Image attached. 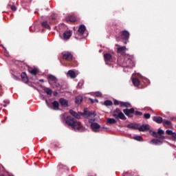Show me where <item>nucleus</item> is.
I'll return each instance as SVG.
<instances>
[{
    "mask_svg": "<svg viewBox=\"0 0 176 176\" xmlns=\"http://www.w3.org/2000/svg\"><path fill=\"white\" fill-rule=\"evenodd\" d=\"M65 124L69 126V127H72V130H75V131L83 133V131L86 130V128L83 126L82 122L76 120V119L71 116H67L65 119Z\"/></svg>",
    "mask_w": 176,
    "mask_h": 176,
    "instance_id": "obj_1",
    "label": "nucleus"
},
{
    "mask_svg": "<svg viewBox=\"0 0 176 176\" xmlns=\"http://www.w3.org/2000/svg\"><path fill=\"white\" fill-rule=\"evenodd\" d=\"M62 58L63 60H66V61H69L70 63L71 67H77L78 62L76 60H74V54L72 52L68 51H65L62 52Z\"/></svg>",
    "mask_w": 176,
    "mask_h": 176,
    "instance_id": "obj_2",
    "label": "nucleus"
},
{
    "mask_svg": "<svg viewBox=\"0 0 176 176\" xmlns=\"http://www.w3.org/2000/svg\"><path fill=\"white\" fill-rule=\"evenodd\" d=\"M47 80L49 85H50L53 89H58V87H60V82H58V79L55 76L49 74L47 76Z\"/></svg>",
    "mask_w": 176,
    "mask_h": 176,
    "instance_id": "obj_3",
    "label": "nucleus"
},
{
    "mask_svg": "<svg viewBox=\"0 0 176 176\" xmlns=\"http://www.w3.org/2000/svg\"><path fill=\"white\" fill-rule=\"evenodd\" d=\"M135 66V63H134V61L133 59H131V56H125L123 62H122V67L124 68H133V67Z\"/></svg>",
    "mask_w": 176,
    "mask_h": 176,
    "instance_id": "obj_4",
    "label": "nucleus"
},
{
    "mask_svg": "<svg viewBox=\"0 0 176 176\" xmlns=\"http://www.w3.org/2000/svg\"><path fill=\"white\" fill-rule=\"evenodd\" d=\"M112 116L113 118H115V119H117V120H119V119H121L122 120H126V119H127V118H126L123 112H122L119 108H116L113 111Z\"/></svg>",
    "mask_w": 176,
    "mask_h": 176,
    "instance_id": "obj_5",
    "label": "nucleus"
},
{
    "mask_svg": "<svg viewBox=\"0 0 176 176\" xmlns=\"http://www.w3.org/2000/svg\"><path fill=\"white\" fill-rule=\"evenodd\" d=\"M80 115L81 116H84V118L88 119V122L89 123H94L96 115H94V113H93L92 112L87 111V110L85 109L83 113H80Z\"/></svg>",
    "mask_w": 176,
    "mask_h": 176,
    "instance_id": "obj_6",
    "label": "nucleus"
},
{
    "mask_svg": "<svg viewBox=\"0 0 176 176\" xmlns=\"http://www.w3.org/2000/svg\"><path fill=\"white\" fill-rule=\"evenodd\" d=\"M138 129L140 131H148V130H150L151 129V126L148 124L142 125H141V124H139Z\"/></svg>",
    "mask_w": 176,
    "mask_h": 176,
    "instance_id": "obj_7",
    "label": "nucleus"
},
{
    "mask_svg": "<svg viewBox=\"0 0 176 176\" xmlns=\"http://www.w3.org/2000/svg\"><path fill=\"white\" fill-rule=\"evenodd\" d=\"M121 38L124 41H129L130 38V32L127 30H122L121 32Z\"/></svg>",
    "mask_w": 176,
    "mask_h": 176,
    "instance_id": "obj_8",
    "label": "nucleus"
},
{
    "mask_svg": "<svg viewBox=\"0 0 176 176\" xmlns=\"http://www.w3.org/2000/svg\"><path fill=\"white\" fill-rule=\"evenodd\" d=\"M85 31H86V26H85V25H80L76 34L77 35H79V36H82V35L85 34Z\"/></svg>",
    "mask_w": 176,
    "mask_h": 176,
    "instance_id": "obj_9",
    "label": "nucleus"
},
{
    "mask_svg": "<svg viewBox=\"0 0 176 176\" xmlns=\"http://www.w3.org/2000/svg\"><path fill=\"white\" fill-rule=\"evenodd\" d=\"M8 9H10L12 12H16L17 10V7H16V3L10 1L7 6Z\"/></svg>",
    "mask_w": 176,
    "mask_h": 176,
    "instance_id": "obj_10",
    "label": "nucleus"
},
{
    "mask_svg": "<svg viewBox=\"0 0 176 176\" xmlns=\"http://www.w3.org/2000/svg\"><path fill=\"white\" fill-rule=\"evenodd\" d=\"M150 134L153 135V137H155V138H159L160 140H164V135L157 134V132L155 131H150Z\"/></svg>",
    "mask_w": 176,
    "mask_h": 176,
    "instance_id": "obj_11",
    "label": "nucleus"
},
{
    "mask_svg": "<svg viewBox=\"0 0 176 176\" xmlns=\"http://www.w3.org/2000/svg\"><path fill=\"white\" fill-rule=\"evenodd\" d=\"M91 127L95 133H98V129L101 127V126H100V124L97 122H94L91 124Z\"/></svg>",
    "mask_w": 176,
    "mask_h": 176,
    "instance_id": "obj_12",
    "label": "nucleus"
},
{
    "mask_svg": "<svg viewBox=\"0 0 176 176\" xmlns=\"http://www.w3.org/2000/svg\"><path fill=\"white\" fill-rule=\"evenodd\" d=\"M59 102L62 107H64V108H67L68 107V100L65 99L64 98H60L59 99Z\"/></svg>",
    "mask_w": 176,
    "mask_h": 176,
    "instance_id": "obj_13",
    "label": "nucleus"
},
{
    "mask_svg": "<svg viewBox=\"0 0 176 176\" xmlns=\"http://www.w3.org/2000/svg\"><path fill=\"white\" fill-rule=\"evenodd\" d=\"M163 126L166 127V129H171L173 127V124L171 123L170 121H168L167 120H164L162 121Z\"/></svg>",
    "mask_w": 176,
    "mask_h": 176,
    "instance_id": "obj_14",
    "label": "nucleus"
},
{
    "mask_svg": "<svg viewBox=\"0 0 176 176\" xmlns=\"http://www.w3.org/2000/svg\"><path fill=\"white\" fill-rule=\"evenodd\" d=\"M69 113L70 115H72V116H74V118H76V119H80V116H82V115H80L81 113H78L72 109L69 110Z\"/></svg>",
    "mask_w": 176,
    "mask_h": 176,
    "instance_id": "obj_15",
    "label": "nucleus"
},
{
    "mask_svg": "<svg viewBox=\"0 0 176 176\" xmlns=\"http://www.w3.org/2000/svg\"><path fill=\"white\" fill-rule=\"evenodd\" d=\"M123 112L126 115V116H130V114L134 113V108H131L130 109H124L123 110Z\"/></svg>",
    "mask_w": 176,
    "mask_h": 176,
    "instance_id": "obj_16",
    "label": "nucleus"
},
{
    "mask_svg": "<svg viewBox=\"0 0 176 176\" xmlns=\"http://www.w3.org/2000/svg\"><path fill=\"white\" fill-rule=\"evenodd\" d=\"M153 122H155V123H158V124H160V123H163V118L160 116H154L153 117Z\"/></svg>",
    "mask_w": 176,
    "mask_h": 176,
    "instance_id": "obj_17",
    "label": "nucleus"
},
{
    "mask_svg": "<svg viewBox=\"0 0 176 176\" xmlns=\"http://www.w3.org/2000/svg\"><path fill=\"white\" fill-rule=\"evenodd\" d=\"M72 36V32L70 30H67L63 33V38L64 39H69Z\"/></svg>",
    "mask_w": 176,
    "mask_h": 176,
    "instance_id": "obj_18",
    "label": "nucleus"
},
{
    "mask_svg": "<svg viewBox=\"0 0 176 176\" xmlns=\"http://www.w3.org/2000/svg\"><path fill=\"white\" fill-rule=\"evenodd\" d=\"M21 77L22 79V82H23L24 83H28V76H27V74H25V72H22L21 74Z\"/></svg>",
    "mask_w": 176,
    "mask_h": 176,
    "instance_id": "obj_19",
    "label": "nucleus"
},
{
    "mask_svg": "<svg viewBox=\"0 0 176 176\" xmlns=\"http://www.w3.org/2000/svg\"><path fill=\"white\" fill-rule=\"evenodd\" d=\"M28 72H30V74H31L32 75H34V76L38 74V72H39V70H38L37 68H32V67H29L28 68Z\"/></svg>",
    "mask_w": 176,
    "mask_h": 176,
    "instance_id": "obj_20",
    "label": "nucleus"
},
{
    "mask_svg": "<svg viewBox=\"0 0 176 176\" xmlns=\"http://www.w3.org/2000/svg\"><path fill=\"white\" fill-rule=\"evenodd\" d=\"M138 124H139L131 123V124H128L126 125V127L128 129H133V130H138Z\"/></svg>",
    "mask_w": 176,
    "mask_h": 176,
    "instance_id": "obj_21",
    "label": "nucleus"
},
{
    "mask_svg": "<svg viewBox=\"0 0 176 176\" xmlns=\"http://www.w3.org/2000/svg\"><path fill=\"white\" fill-rule=\"evenodd\" d=\"M120 107H121V108H131V104L126 102H120Z\"/></svg>",
    "mask_w": 176,
    "mask_h": 176,
    "instance_id": "obj_22",
    "label": "nucleus"
},
{
    "mask_svg": "<svg viewBox=\"0 0 176 176\" xmlns=\"http://www.w3.org/2000/svg\"><path fill=\"white\" fill-rule=\"evenodd\" d=\"M117 53H120V54H124L126 53V46L118 47Z\"/></svg>",
    "mask_w": 176,
    "mask_h": 176,
    "instance_id": "obj_23",
    "label": "nucleus"
},
{
    "mask_svg": "<svg viewBox=\"0 0 176 176\" xmlns=\"http://www.w3.org/2000/svg\"><path fill=\"white\" fill-rule=\"evenodd\" d=\"M67 75H69L72 79H75V78H76V73H75V71L74 70H69Z\"/></svg>",
    "mask_w": 176,
    "mask_h": 176,
    "instance_id": "obj_24",
    "label": "nucleus"
},
{
    "mask_svg": "<svg viewBox=\"0 0 176 176\" xmlns=\"http://www.w3.org/2000/svg\"><path fill=\"white\" fill-rule=\"evenodd\" d=\"M82 101H83V97L82 96H78L76 97V104H77L78 105H80Z\"/></svg>",
    "mask_w": 176,
    "mask_h": 176,
    "instance_id": "obj_25",
    "label": "nucleus"
},
{
    "mask_svg": "<svg viewBox=\"0 0 176 176\" xmlns=\"http://www.w3.org/2000/svg\"><path fill=\"white\" fill-rule=\"evenodd\" d=\"M43 90H44L45 93H46V94H47L48 96H52V94H53V91L52 90V89H50L49 87H45L43 88Z\"/></svg>",
    "mask_w": 176,
    "mask_h": 176,
    "instance_id": "obj_26",
    "label": "nucleus"
},
{
    "mask_svg": "<svg viewBox=\"0 0 176 176\" xmlns=\"http://www.w3.org/2000/svg\"><path fill=\"white\" fill-rule=\"evenodd\" d=\"M104 58L105 63H107V61H111V59L112 58V55H111V54L107 53L104 55Z\"/></svg>",
    "mask_w": 176,
    "mask_h": 176,
    "instance_id": "obj_27",
    "label": "nucleus"
},
{
    "mask_svg": "<svg viewBox=\"0 0 176 176\" xmlns=\"http://www.w3.org/2000/svg\"><path fill=\"white\" fill-rule=\"evenodd\" d=\"M166 134L168 135H172L173 138L176 140V133L173 132L171 130H166Z\"/></svg>",
    "mask_w": 176,
    "mask_h": 176,
    "instance_id": "obj_28",
    "label": "nucleus"
},
{
    "mask_svg": "<svg viewBox=\"0 0 176 176\" xmlns=\"http://www.w3.org/2000/svg\"><path fill=\"white\" fill-rule=\"evenodd\" d=\"M151 144H154V145H159V144H163V142L159 139H153L151 141Z\"/></svg>",
    "mask_w": 176,
    "mask_h": 176,
    "instance_id": "obj_29",
    "label": "nucleus"
},
{
    "mask_svg": "<svg viewBox=\"0 0 176 176\" xmlns=\"http://www.w3.org/2000/svg\"><path fill=\"white\" fill-rule=\"evenodd\" d=\"M132 83L137 87L140 86V80L137 78H134L132 79Z\"/></svg>",
    "mask_w": 176,
    "mask_h": 176,
    "instance_id": "obj_30",
    "label": "nucleus"
},
{
    "mask_svg": "<svg viewBox=\"0 0 176 176\" xmlns=\"http://www.w3.org/2000/svg\"><path fill=\"white\" fill-rule=\"evenodd\" d=\"M42 27H43V28H46L47 30H50V25H49L47 21H44L42 23Z\"/></svg>",
    "mask_w": 176,
    "mask_h": 176,
    "instance_id": "obj_31",
    "label": "nucleus"
},
{
    "mask_svg": "<svg viewBox=\"0 0 176 176\" xmlns=\"http://www.w3.org/2000/svg\"><path fill=\"white\" fill-rule=\"evenodd\" d=\"M104 105H105V107H111L113 105V102H112L111 100H107L104 102Z\"/></svg>",
    "mask_w": 176,
    "mask_h": 176,
    "instance_id": "obj_32",
    "label": "nucleus"
},
{
    "mask_svg": "<svg viewBox=\"0 0 176 176\" xmlns=\"http://www.w3.org/2000/svg\"><path fill=\"white\" fill-rule=\"evenodd\" d=\"M52 105L54 108V109H58L59 107H60V103L57 101V100H55L52 102Z\"/></svg>",
    "mask_w": 176,
    "mask_h": 176,
    "instance_id": "obj_33",
    "label": "nucleus"
},
{
    "mask_svg": "<svg viewBox=\"0 0 176 176\" xmlns=\"http://www.w3.org/2000/svg\"><path fill=\"white\" fill-rule=\"evenodd\" d=\"M107 123H109V124H113L116 123V120H115L114 118H107Z\"/></svg>",
    "mask_w": 176,
    "mask_h": 176,
    "instance_id": "obj_34",
    "label": "nucleus"
},
{
    "mask_svg": "<svg viewBox=\"0 0 176 176\" xmlns=\"http://www.w3.org/2000/svg\"><path fill=\"white\" fill-rule=\"evenodd\" d=\"M124 176H137L135 172H126L124 174Z\"/></svg>",
    "mask_w": 176,
    "mask_h": 176,
    "instance_id": "obj_35",
    "label": "nucleus"
},
{
    "mask_svg": "<svg viewBox=\"0 0 176 176\" xmlns=\"http://www.w3.org/2000/svg\"><path fill=\"white\" fill-rule=\"evenodd\" d=\"M56 19H57V14H52L50 16V23H53V21H54V20H56Z\"/></svg>",
    "mask_w": 176,
    "mask_h": 176,
    "instance_id": "obj_36",
    "label": "nucleus"
},
{
    "mask_svg": "<svg viewBox=\"0 0 176 176\" xmlns=\"http://www.w3.org/2000/svg\"><path fill=\"white\" fill-rule=\"evenodd\" d=\"M67 21H70L71 23H75V21H76V18H75L74 16H69L67 19Z\"/></svg>",
    "mask_w": 176,
    "mask_h": 176,
    "instance_id": "obj_37",
    "label": "nucleus"
},
{
    "mask_svg": "<svg viewBox=\"0 0 176 176\" xmlns=\"http://www.w3.org/2000/svg\"><path fill=\"white\" fill-rule=\"evenodd\" d=\"M3 102H4V104H1V105H2L3 107H4V108H6V107H8V105H9V104H10V102H9V100H4Z\"/></svg>",
    "mask_w": 176,
    "mask_h": 176,
    "instance_id": "obj_38",
    "label": "nucleus"
},
{
    "mask_svg": "<svg viewBox=\"0 0 176 176\" xmlns=\"http://www.w3.org/2000/svg\"><path fill=\"white\" fill-rule=\"evenodd\" d=\"M134 115H135V116H142V112L141 111H134Z\"/></svg>",
    "mask_w": 176,
    "mask_h": 176,
    "instance_id": "obj_39",
    "label": "nucleus"
},
{
    "mask_svg": "<svg viewBox=\"0 0 176 176\" xmlns=\"http://www.w3.org/2000/svg\"><path fill=\"white\" fill-rule=\"evenodd\" d=\"M144 119H151V114L150 113H144Z\"/></svg>",
    "mask_w": 176,
    "mask_h": 176,
    "instance_id": "obj_40",
    "label": "nucleus"
},
{
    "mask_svg": "<svg viewBox=\"0 0 176 176\" xmlns=\"http://www.w3.org/2000/svg\"><path fill=\"white\" fill-rule=\"evenodd\" d=\"M134 140H135L136 141H142V137L141 136H135L134 137Z\"/></svg>",
    "mask_w": 176,
    "mask_h": 176,
    "instance_id": "obj_41",
    "label": "nucleus"
},
{
    "mask_svg": "<svg viewBox=\"0 0 176 176\" xmlns=\"http://www.w3.org/2000/svg\"><path fill=\"white\" fill-rule=\"evenodd\" d=\"M157 134L163 135V134H164V131H163L161 129H159L158 131L157 132Z\"/></svg>",
    "mask_w": 176,
    "mask_h": 176,
    "instance_id": "obj_42",
    "label": "nucleus"
},
{
    "mask_svg": "<svg viewBox=\"0 0 176 176\" xmlns=\"http://www.w3.org/2000/svg\"><path fill=\"white\" fill-rule=\"evenodd\" d=\"M114 105H120V101L115 99L113 102Z\"/></svg>",
    "mask_w": 176,
    "mask_h": 176,
    "instance_id": "obj_43",
    "label": "nucleus"
},
{
    "mask_svg": "<svg viewBox=\"0 0 176 176\" xmlns=\"http://www.w3.org/2000/svg\"><path fill=\"white\" fill-rule=\"evenodd\" d=\"M12 79H14V80H20V78H19L17 77V76H16V75L12 74Z\"/></svg>",
    "mask_w": 176,
    "mask_h": 176,
    "instance_id": "obj_44",
    "label": "nucleus"
},
{
    "mask_svg": "<svg viewBox=\"0 0 176 176\" xmlns=\"http://www.w3.org/2000/svg\"><path fill=\"white\" fill-rule=\"evenodd\" d=\"M82 86H83V82H78V89H80L82 87Z\"/></svg>",
    "mask_w": 176,
    "mask_h": 176,
    "instance_id": "obj_45",
    "label": "nucleus"
},
{
    "mask_svg": "<svg viewBox=\"0 0 176 176\" xmlns=\"http://www.w3.org/2000/svg\"><path fill=\"white\" fill-rule=\"evenodd\" d=\"M96 96L97 97H101L102 94H101V93H100V92H96Z\"/></svg>",
    "mask_w": 176,
    "mask_h": 176,
    "instance_id": "obj_46",
    "label": "nucleus"
},
{
    "mask_svg": "<svg viewBox=\"0 0 176 176\" xmlns=\"http://www.w3.org/2000/svg\"><path fill=\"white\" fill-rule=\"evenodd\" d=\"M54 97H57V96H58V91H54Z\"/></svg>",
    "mask_w": 176,
    "mask_h": 176,
    "instance_id": "obj_47",
    "label": "nucleus"
},
{
    "mask_svg": "<svg viewBox=\"0 0 176 176\" xmlns=\"http://www.w3.org/2000/svg\"><path fill=\"white\" fill-rule=\"evenodd\" d=\"M175 119H176V118H174V117H171V118H170V120H175Z\"/></svg>",
    "mask_w": 176,
    "mask_h": 176,
    "instance_id": "obj_48",
    "label": "nucleus"
},
{
    "mask_svg": "<svg viewBox=\"0 0 176 176\" xmlns=\"http://www.w3.org/2000/svg\"><path fill=\"white\" fill-rule=\"evenodd\" d=\"M90 100L92 104H94V100L93 99H90Z\"/></svg>",
    "mask_w": 176,
    "mask_h": 176,
    "instance_id": "obj_49",
    "label": "nucleus"
},
{
    "mask_svg": "<svg viewBox=\"0 0 176 176\" xmlns=\"http://www.w3.org/2000/svg\"><path fill=\"white\" fill-rule=\"evenodd\" d=\"M128 118H133V115L129 114V116H128Z\"/></svg>",
    "mask_w": 176,
    "mask_h": 176,
    "instance_id": "obj_50",
    "label": "nucleus"
},
{
    "mask_svg": "<svg viewBox=\"0 0 176 176\" xmlns=\"http://www.w3.org/2000/svg\"><path fill=\"white\" fill-rule=\"evenodd\" d=\"M0 90H2V85H0Z\"/></svg>",
    "mask_w": 176,
    "mask_h": 176,
    "instance_id": "obj_51",
    "label": "nucleus"
},
{
    "mask_svg": "<svg viewBox=\"0 0 176 176\" xmlns=\"http://www.w3.org/2000/svg\"><path fill=\"white\" fill-rule=\"evenodd\" d=\"M46 104L49 105V103H47V100H45Z\"/></svg>",
    "mask_w": 176,
    "mask_h": 176,
    "instance_id": "obj_52",
    "label": "nucleus"
},
{
    "mask_svg": "<svg viewBox=\"0 0 176 176\" xmlns=\"http://www.w3.org/2000/svg\"><path fill=\"white\" fill-rule=\"evenodd\" d=\"M40 82H43V80H40Z\"/></svg>",
    "mask_w": 176,
    "mask_h": 176,
    "instance_id": "obj_53",
    "label": "nucleus"
},
{
    "mask_svg": "<svg viewBox=\"0 0 176 176\" xmlns=\"http://www.w3.org/2000/svg\"><path fill=\"white\" fill-rule=\"evenodd\" d=\"M117 39V41H119V39H118V38H116Z\"/></svg>",
    "mask_w": 176,
    "mask_h": 176,
    "instance_id": "obj_54",
    "label": "nucleus"
},
{
    "mask_svg": "<svg viewBox=\"0 0 176 176\" xmlns=\"http://www.w3.org/2000/svg\"><path fill=\"white\" fill-rule=\"evenodd\" d=\"M116 46H119V45H116Z\"/></svg>",
    "mask_w": 176,
    "mask_h": 176,
    "instance_id": "obj_55",
    "label": "nucleus"
}]
</instances>
